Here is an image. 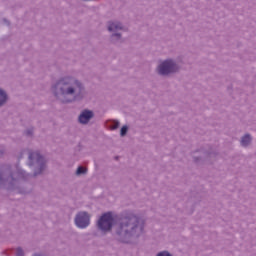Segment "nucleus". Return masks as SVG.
Masks as SVG:
<instances>
[{"instance_id":"nucleus-8","label":"nucleus","mask_w":256,"mask_h":256,"mask_svg":"<svg viewBox=\"0 0 256 256\" xmlns=\"http://www.w3.org/2000/svg\"><path fill=\"white\" fill-rule=\"evenodd\" d=\"M93 117H95L93 110L84 109L78 116V123H80V125H89V121H91Z\"/></svg>"},{"instance_id":"nucleus-14","label":"nucleus","mask_w":256,"mask_h":256,"mask_svg":"<svg viewBox=\"0 0 256 256\" xmlns=\"http://www.w3.org/2000/svg\"><path fill=\"white\" fill-rule=\"evenodd\" d=\"M75 175H77V177H81V175H87V168L78 166V168L76 169Z\"/></svg>"},{"instance_id":"nucleus-7","label":"nucleus","mask_w":256,"mask_h":256,"mask_svg":"<svg viewBox=\"0 0 256 256\" xmlns=\"http://www.w3.org/2000/svg\"><path fill=\"white\" fill-rule=\"evenodd\" d=\"M74 223L78 229H87L91 225V214L87 211H80L75 215Z\"/></svg>"},{"instance_id":"nucleus-3","label":"nucleus","mask_w":256,"mask_h":256,"mask_svg":"<svg viewBox=\"0 0 256 256\" xmlns=\"http://www.w3.org/2000/svg\"><path fill=\"white\" fill-rule=\"evenodd\" d=\"M31 176L21 168H14L9 164L0 167V189L15 191L19 187V181H27Z\"/></svg>"},{"instance_id":"nucleus-5","label":"nucleus","mask_w":256,"mask_h":256,"mask_svg":"<svg viewBox=\"0 0 256 256\" xmlns=\"http://www.w3.org/2000/svg\"><path fill=\"white\" fill-rule=\"evenodd\" d=\"M179 71H181V66L172 58L162 61L157 66L158 75H161V77H169V75H175Z\"/></svg>"},{"instance_id":"nucleus-11","label":"nucleus","mask_w":256,"mask_h":256,"mask_svg":"<svg viewBox=\"0 0 256 256\" xmlns=\"http://www.w3.org/2000/svg\"><path fill=\"white\" fill-rule=\"evenodd\" d=\"M252 141L253 138L251 137V134H245L244 136H242L240 144L242 145V147H249Z\"/></svg>"},{"instance_id":"nucleus-18","label":"nucleus","mask_w":256,"mask_h":256,"mask_svg":"<svg viewBox=\"0 0 256 256\" xmlns=\"http://www.w3.org/2000/svg\"><path fill=\"white\" fill-rule=\"evenodd\" d=\"M2 21H3L4 25H7V27L11 26V21L7 20V18H3Z\"/></svg>"},{"instance_id":"nucleus-17","label":"nucleus","mask_w":256,"mask_h":256,"mask_svg":"<svg viewBox=\"0 0 256 256\" xmlns=\"http://www.w3.org/2000/svg\"><path fill=\"white\" fill-rule=\"evenodd\" d=\"M16 256H25V251H23L22 247L16 248Z\"/></svg>"},{"instance_id":"nucleus-15","label":"nucleus","mask_w":256,"mask_h":256,"mask_svg":"<svg viewBox=\"0 0 256 256\" xmlns=\"http://www.w3.org/2000/svg\"><path fill=\"white\" fill-rule=\"evenodd\" d=\"M127 133H129V126L124 125L120 129V137H126Z\"/></svg>"},{"instance_id":"nucleus-4","label":"nucleus","mask_w":256,"mask_h":256,"mask_svg":"<svg viewBox=\"0 0 256 256\" xmlns=\"http://www.w3.org/2000/svg\"><path fill=\"white\" fill-rule=\"evenodd\" d=\"M28 166L34 167L32 177H38V175H43V171H45L47 167V161L45 160V157L41 155V153L29 152Z\"/></svg>"},{"instance_id":"nucleus-10","label":"nucleus","mask_w":256,"mask_h":256,"mask_svg":"<svg viewBox=\"0 0 256 256\" xmlns=\"http://www.w3.org/2000/svg\"><path fill=\"white\" fill-rule=\"evenodd\" d=\"M106 126L111 131H116V129H119V127H121V122H119V120H107Z\"/></svg>"},{"instance_id":"nucleus-20","label":"nucleus","mask_w":256,"mask_h":256,"mask_svg":"<svg viewBox=\"0 0 256 256\" xmlns=\"http://www.w3.org/2000/svg\"><path fill=\"white\" fill-rule=\"evenodd\" d=\"M5 155V149H0V157H3Z\"/></svg>"},{"instance_id":"nucleus-13","label":"nucleus","mask_w":256,"mask_h":256,"mask_svg":"<svg viewBox=\"0 0 256 256\" xmlns=\"http://www.w3.org/2000/svg\"><path fill=\"white\" fill-rule=\"evenodd\" d=\"M121 29H123V26H121V23H114V22H109L108 25V31H110V33H113V31H121Z\"/></svg>"},{"instance_id":"nucleus-16","label":"nucleus","mask_w":256,"mask_h":256,"mask_svg":"<svg viewBox=\"0 0 256 256\" xmlns=\"http://www.w3.org/2000/svg\"><path fill=\"white\" fill-rule=\"evenodd\" d=\"M156 256H173V254H171L169 251L167 250H164V251H161V252H158L156 254Z\"/></svg>"},{"instance_id":"nucleus-9","label":"nucleus","mask_w":256,"mask_h":256,"mask_svg":"<svg viewBox=\"0 0 256 256\" xmlns=\"http://www.w3.org/2000/svg\"><path fill=\"white\" fill-rule=\"evenodd\" d=\"M9 101V94L3 88H0V108L5 107Z\"/></svg>"},{"instance_id":"nucleus-2","label":"nucleus","mask_w":256,"mask_h":256,"mask_svg":"<svg viewBox=\"0 0 256 256\" xmlns=\"http://www.w3.org/2000/svg\"><path fill=\"white\" fill-rule=\"evenodd\" d=\"M54 97L63 104L75 103L85 99V84L73 76H64L52 86Z\"/></svg>"},{"instance_id":"nucleus-22","label":"nucleus","mask_w":256,"mask_h":256,"mask_svg":"<svg viewBox=\"0 0 256 256\" xmlns=\"http://www.w3.org/2000/svg\"><path fill=\"white\" fill-rule=\"evenodd\" d=\"M115 159H116V161L119 160V156H116Z\"/></svg>"},{"instance_id":"nucleus-12","label":"nucleus","mask_w":256,"mask_h":256,"mask_svg":"<svg viewBox=\"0 0 256 256\" xmlns=\"http://www.w3.org/2000/svg\"><path fill=\"white\" fill-rule=\"evenodd\" d=\"M122 35L121 33H112L110 36V43H113V45H117V43H122Z\"/></svg>"},{"instance_id":"nucleus-19","label":"nucleus","mask_w":256,"mask_h":256,"mask_svg":"<svg viewBox=\"0 0 256 256\" xmlns=\"http://www.w3.org/2000/svg\"><path fill=\"white\" fill-rule=\"evenodd\" d=\"M26 135H27V137L33 136V129L26 130Z\"/></svg>"},{"instance_id":"nucleus-21","label":"nucleus","mask_w":256,"mask_h":256,"mask_svg":"<svg viewBox=\"0 0 256 256\" xmlns=\"http://www.w3.org/2000/svg\"><path fill=\"white\" fill-rule=\"evenodd\" d=\"M20 159H23V152H21L20 155L18 156V161H20Z\"/></svg>"},{"instance_id":"nucleus-6","label":"nucleus","mask_w":256,"mask_h":256,"mask_svg":"<svg viewBox=\"0 0 256 256\" xmlns=\"http://www.w3.org/2000/svg\"><path fill=\"white\" fill-rule=\"evenodd\" d=\"M219 155L213 148L209 147L208 150L204 148H200L194 152H192V157L194 163H203L204 161H209L210 159H215Z\"/></svg>"},{"instance_id":"nucleus-1","label":"nucleus","mask_w":256,"mask_h":256,"mask_svg":"<svg viewBox=\"0 0 256 256\" xmlns=\"http://www.w3.org/2000/svg\"><path fill=\"white\" fill-rule=\"evenodd\" d=\"M96 227L102 233L113 231L114 239L124 245H131L143 233L141 218L129 211L122 212L117 221L111 211L104 212L97 220Z\"/></svg>"}]
</instances>
